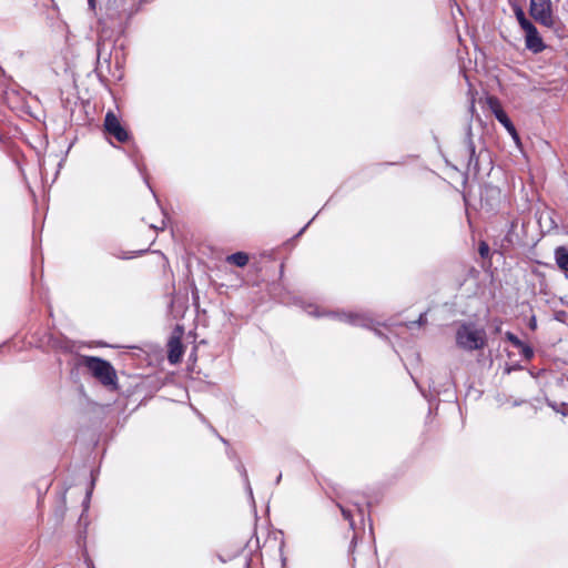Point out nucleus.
I'll return each instance as SVG.
<instances>
[{
  "label": "nucleus",
  "mask_w": 568,
  "mask_h": 568,
  "mask_svg": "<svg viewBox=\"0 0 568 568\" xmlns=\"http://www.w3.org/2000/svg\"><path fill=\"white\" fill-rule=\"evenodd\" d=\"M456 345L466 352L485 348L487 345L485 328L477 327L473 322H463L456 331Z\"/></svg>",
  "instance_id": "nucleus-1"
},
{
  "label": "nucleus",
  "mask_w": 568,
  "mask_h": 568,
  "mask_svg": "<svg viewBox=\"0 0 568 568\" xmlns=\"http://www.w3.org/2000/svg\"><path fill=\"white\" fill-rule=\"evenodd\" d=\"M81 364L88 368L91 375L104 387L118 389V375L110 362L94 356H82Z\"/></svg>",
  "instance_id": "nucleus-2"
},
{
  "label": "nucleus",
  "mask_w": 568,
  "mask_h": 568,
  "mask_svg": "<svg viewBox=\"0 0 568 568\" xmlns=\"http://www.w3.org/2000/svg\"><path fill=\"white\" fill-rule=\"evenodd\" d=\"M531 17L540 24L557 30L558 20L552 16L550 0H530Z\"/></svg>",
  "instance_id": "nucleus-3"
},
{
  "label": "nucleus",
  "mask_w": 568,
  "mask_h": 568,
  "mask_svg": "<svg viewBox=\"0 0 568 568\" xmlns=\"http://www.w3.org/2000/svg\"><path fill=\"white\" fill-rule=\"evenodd\" d=\"M104 130L109 135L113 136L121 143L126 142L130 138L129 132L124 126H122L118 116L112 111H109L105 114Z\"/></svg>",
  "instance_id": "nucleus-4"
},
{
  "label": "nucleus",
  "mask_w": 568,
  "mask_h": 568,
  "mask_svg": "<svg viewBox=\"0 0 568 568\" xmlns=\"http://www.w3.org/2000/svg\"><path fill=\"white\" fill-rule=\"evenodd\" d=\"M487 103L498 122L503 124V126L513 135V138L518 139L516 128L508 118L507 113L501 108L499 100L495 97H489L487 99Z\"/></svg>",
  "instance_id": "nucleus-5"
},
{
  "label": "nucleus",
  "mask_w": 568,
  "mask_h": 568,
  "mask_svg": "<svg viewBox=\"0 0 568 568\" xmlns=\"http://www.w3.org/2000/svg\"><path fill=\"white\" fill-rule=\"evenodd\" d=\"M168 359L171 364H178L184 353L183 345L181 342V333L175 335L173 334L168 343Z\"/></svg>",
  "instance_id": "nucleus-6"
},
{
  "label": "nucleus",
  "mask_w": 568,
  "mask_h": 568,
  "mask_svg": "<svg viewBox=\"0 0 568 568\" xmlns=\"http://www.w3.org/2000/svg\"><path fill=\"white\" fill-rule=\"evenodd\" d=\"M525 40L526 48L534 53H539L545 49L542 39L535 26L525 31Z\"/></svg>",
  "instance_id": "nucleus-7"
},
{
  "label": "nucleus",
  "mask_w": 568,
  "mask_h": 568,
  "mask_svg": "<svg viewBox=\"0 0 568 568\" xmlns=\"http://www.w3.org/2000/svg\"><path fill=\"white\" fill-rule=\"evenodd\" d=\"M111 53L106 51L105 43L103 40H99L97 43V68L102 69L103 64L110 68Z\"/></svg>",
  "instance_id": "nucleus-8"
},
{
  "label": "nucleus",
  "mask_w": 568,
  "mask_h": 568,
  "mask_svg": "<svg viewBox=\"0 0 568 568\" xmlns=\"http://www.w3.org/2000/svg\"><path fill=\"white\" fill-rule=\"evenodd\" d=\"M555 257L558 266L564 271H568V248L565 246L557 247L555 251Z\"/></svg>",
  "instance_id": "nucleus-9"
},
{
  "label": "nucleus",
  "mask_w": 568,
  "mask_h": 568,
  "mask_svg": "<svg viewBox=\"0 0 568 568\" xmlns=\"http://www.w3.org/2000/svg\"><path fill=\"white\" fill-rule=\"evenodd\" d=\"M80 111L83 112V118L81 119L80 124H88L93 120V113H94V106L91 105L89 101L84 102L81 101L80 103Z\"/></svg>",
  "instance_id": "nucleus-10"
},
{
  "label": "nucleus",
  "mask_w": 568,
  "mask_h": 568,
  "mask_svg": "<svg viewBox=\"0 0 568 568\" xmlns=\"http://www.w3.org/2000/svg\"><path fill=\"white\" fill-rule=\"evenodd\" d=\"M226 261L239 267H244L248 263V255L244 252H236L226 257Z\"/></svg>",
  "instance_id": "nucleus-11"
},
{
  "label": "nucleus",
  "mask_w": 568,
  "mask_h": 568,
  "mask_svg": "<svg viewBox=\"0 0 568 568\" xmlns=\"http://www.w3.org/2000/svg\"><path fill=\"white\" fill-rule=\"evenodd\" d=\"M339 321L353 324V325H365V320L357 314L342 313L337 315Z\"/></svg>",
  "instance_id": "nucleus-12"
},
{
  "label": "nucleus",
  "mask_w": 568,
  "mask_h": 568,
  "mask_svg": "<svg viewBox=\"0 0 568 568\" xmlns=\"http://www.w3.org/2000/svg\"><path fill=\"white\" fill-rule=\"evenodd\" d=\"M54 347L61 349L62 354L65 357L64 362L67 366L71 365V346L69 345V342H58L57 344H54Z\"/></svg>",
  "instance_id": "nucleus-13"
},
{
  "label": "nucleus",
  "mask_w": 568,
  "mask_h": 568,
  "mask_svg": "<svg viewBox=\"0 0 568 568\" xmlns=\"http://www.w3.org/2000/svg\"><path fill=\"white\" fill-rule=\"evenodd\" d=\"M467 150L469 152V164H471L473 161H475L477 163L478 160L476 158V148H475V144L471 139L470 126H468V129H467Z\"/></svg>",
  "instance_id": "nucleus-14"
},
{
  "label": "nucleus",
  "mask_w": 568,
  "mask_h": 568,
  "mask_svg": "<svg viewBox=\"0 0 568 568\" xmlns=\"http://www.w3.org/2000/svg\"><path fill=\"white\" fill-rule=\"evenodd\" d=\"M516 18L524 31L534 27V24L526 18L524 11L520 8L516 10Z\"/></svg>",
  "instance_id": "nucleus-15"
},
{
  "label": "nucleus",
  "mask_w": 568,
  "mask_h": 568,
  "mask_svg": "<svg viewBox=\"0 0 568 568\" xmlns=\"http://www.w3.org/2000/svg\"><path fill=\"white\" fill-rule=\"evenodd\" d=\"M90 477H91L90 484H89V487L85 490V497H84V500L82 503L84 511L88 510V508H89L90 499H91V495H92V490H93L94 481H95L92 473L90 474Z\"/></svg>",
  "instance_id": "nucleus-16"
},
{
  "label": "nucleus",
  "mask_w": 568,
  "mask_h": 568,
  "mask_svg": "<svg viewBox=\"0 0 568 568\" xmlns=\"http://www.w3.org/2000/svg\"><path fill=\"white\" fill-rule=\"evenodd\" d=\"M517 348L519 349L520 354L523 355V357H524L525 359H528V361H529V359H531V358H532V356H534V349H532L529 345H527V344H525L524 342H521V346H519V347H517Z\"/></svg>",
  "instance_id": "nucleus-17"
},
{
  "label": "nucleus",
  "mask_w": 568,
  "mask_h": 568,
  "mask_svg": "<svg viewBox=\"0 0 568 568\" xmlns=\"http://www.w3.org/2000/svg\"><path fill=\"white\" fill-rule=\"evenodd\" d=\"M336 506L341 509L344 519L349 521V525L353 527L354 523L351 510L345 508L341 503H336Z\"/></svg>",
  "instance_id": "nucleus-18"
},
{
  "label": "nucleus",
  "mask_w": 568,
  "mask_h": 568,
  "mask_svg": "<svg viewBox=\"0 0 568 568\" xmlns=\"http://www.w3.org/2000/svg\"><path fill=\"white\" fill-rule=\"evenodd\" d=\"M505 337L509 341L514 347L521 346V341L511 332H506Z\"/></svg>",
  "instance_id": "nucleus-19"
},
{
  "label": "nucleus",
  "mask_w": 568,
  "mask_h": 568,
  "mask_svg": "<svg viewBox=\"0 0 568 568\" xmlns=\"http://www.w3.org/2000/svg\"><path fill=\"white\" fill-rule=\"evenodd\" d=\"M237 469H239V471L241 473L242 477L244 478V481H245V484H246V486H247V489H248L250 494H252V488H251V486H250L247 471H246V469H245L244 465H243V464H240V465H239V467H237Z\"/></svg>",
  "instance_id": "nucleus-20"
},
{
  "label": "nucleus",
  "mask_w": 568,
  "mask_h": 568,
  "mask_svg": "<svg viewBox=\"0 0 568 568\" xmlns=\"http://www.w3.org/2000/svg\"><path fill=\"white\" fill-rule=\"evenodd\" d=\"M478 252L481 257H487L489 255V245L481 241L478 246Z\"/></svg>",
  "instance_id": "nucleus-21"
},
{
  "label": "nucleus",
  "mask_w": 568,
  "mask_h": 568,
  "mask_svg": "<svg viewBox=\"0 0 568 568\" xmlns=\"http://www.w3.org/2000/svg\"><path fill=\"white\" fill-rule=\"evenodd\" d=\"M427 322L426 313H423L419 315V318L417 321L410 322L409 327L412 328L414 325L422 326Z\"/></svg>",
  "instance_id": "nucleus-22"
},
{
  "label": "nucleus",
  "mask_w": 568,
  "mask_h": 568,
  "mask_svg": "<svg viewBox=\"0 0 568 568\" xmlns=\"http://www.w3.org/2000/svg\"><path fill=\"white\" fill-rule=\"evenodd\" d=\"M71 151V143L68 145L67 148V152H65V155H68V153ZM67 161V156H64L63 159L60 160V162L58 163V166L61 168L62 164Z\"/></svg>",
  "instance_id": "nucleus-23"
},
{
  "label": "nucleus",
  "mask_w": 568,
  "mask_h": 568,
  "mask_svg": "<svg viewBox=\"0 0 568 568\" xmlns=\"http://www.w3.org/2000/svg\"><path fill=\"white\" fill-rule=\"evenodd\" d=\"M516 227H517V221H516V220H514V221H511V222H510V229H509L508 235H509V234H510V232H511L513 230H515Z\"/></svg>",
  "instance_id": "nucleus-24"
},
{
  "label": "nucleus",
  "mask_w": 568,
  "mask_h": 568,
  "mask_svg": "<svg viewBox=\"0 0 568 568\" xmlns=\"http://www.w3.org/2000/svg\"><path fill=\"white\" fill-rule=\"evenodd\" d=\"M95 1H97V0H88L89 8H90L91 10H94V9H95Z\"/></svg>",
  "instance_id": "nucleus-25"
},
{
  "label": "nucleus",
  "mask_w": 568,
  "mask_h": 568,
  "mask_svg": "<svg viewBox=\"0 0 568 568\" xmlns=\"http://www.w3.org/2000/svg\"><path fill=\"white\" fill-rule=\"evenodd\" d=\"M62 69H63V71H64V72H68L69 64L65 62V63L63 64Z\"/></svg>",
  "instance_id": "nucleus-26"
},
{
  "label": "nucleus",
  "mask_w": 568,
  "mask_h": 568,
  "mask_svg": "<svg viewBox=\"0 0 568 568\" xmlns=\"http://www.w3.org/2000/svg\"><path fill=\"white\" fill-rule=\"evenodd\" d=\"M281 479H282V474H280V475L276 477V484H280Z\"/></svg>",
  "instance_id": "nucleus-27"
},
{
  "label": "nucleus",
  "mask_w": 568,
  "mask_h": 568,
  "mask_svg": "<svg viewBox=\"0 0 568 568\" xmlns=\"http://www.w3.org/2000/svg\"><path fill=\"white\" fill-rule=\"evenodd\" d=\"M85 561L88 562L89 567L92 566V561L88 557H85Z\"/></svg>",
  "instance_id": "nucleus-28"
},
{
  "label": "nucleus",
  "mask_w": 568,
  "mask_h": 568,
  "mask_svg": "<svg viewBox=\"0 0 568 568\" xmlns=\"http://www.w3.org/2000/svg\"><path fill=\"white\" fill-rule=\"evenodd\" d=\"M243 568H248V561L247 560L244 561Z\"/></svg>",
  "instance_id": "nucleus-29"
},
{
  "label": "nucleus",
  "mask_w": 568,
  "mask_h": 568,
  "mask_svg": "<svg viewBox=\"0 0 568 568\" xmlns=\"http://www.w3.org/2000/svg\"><path fill=\"white\" fill-rule=\"evenodd\" d=\"M83 521V515L80 516L79 524H82Z\"/></svg>",
  "instance_id": "nucleus-30"
},
{
  "label": "nucleus",
  "mask_w": 568,
  "mask_h": 568,
  "mask_svg": "<svg viewBox=\"0 0 568 568\" xmlns=\"http://www.w3.org/2000/svg\"><path fill=\"white\" fill-rule=\"evenodd\" d=\"M357 507H358V511H362V508L359 507V505L357 503H354Z\"/></svg>",
  "instance_id": "nucleus-31"
},
{
  "label": "nucleus",
  "mask_w": 568,
  "mask_h": 568,
  "mask_svg": "<svg viewBox=\"0 0 568 568\" xmlns=\"http://www.w3.org/2000/svg\"><path fill=\"white\" fill-rule=\"evenodd\" d=\"M67 490L63 491V499H65ZM65 503V500H63Z\"/></svg>",
  "instance_id": "nucleus-32"
}]
</instances>
